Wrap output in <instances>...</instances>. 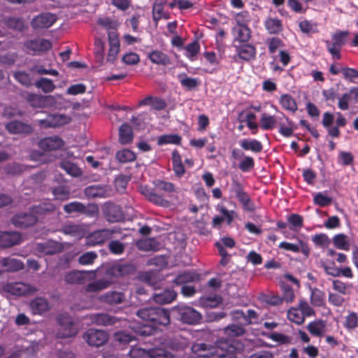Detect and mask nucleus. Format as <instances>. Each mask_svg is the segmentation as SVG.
I'll list each match as a JSON object with an SVG mask.
<instances>
[{"label": "nucleus", "mask_w": 358, "mask_h": 358, "mask_svg": "<svg viewBox=\"0 0 358 358\" xmlns=\"http://www.w3.org/2000/svg\"><path fill=\"white\" fill-rule=\"evenodd\" d=\"M307 329L314 336H323L327 331L326 322L321 320L313 321L308 324Z\"/></svg>", "instance_id": "obj_22"}, {"label": "nucleus", "mask_w": 358, "mask_h": 358, "mask_svg": "<svg viewBox=\"0 0 358 358\" xmlns=\"http://www.w3.org/2000/svg\"><path fill=\"white\" fill-rule=\"evenodd\" d=\"M192 350L201 358H237L236 348L227 341L219 342L216 346L195 343Z\"/></svg>", "instance_id": "obj_1"}, {"label": "nucleus", "mask_w": 358, "mask_h": 358, "mask_svg": "<svg viewBox=\"0 0 358 358\" xmlns=\"http://www.w3.org/2000/svg\"><path fill=\"white\" fill-rule=\"evenodd\" d=\"M37 88L41 89L44 93H50L55 90L56 88L53 81L47 78H41L35 83Z\"/></svg>", "instance_id": "obj_41"}, {"label": "nucleus", "mask_w": 358, "mask_h": 358, "mask_svg": "<svg viewBox=\"0 0 358 358\" xmlns=\"http://www.w3.org/2000/svg\"><path fill=\"white\" fill-rule=\"evenodd\" d=\"M37 222V217L33 213H22L15 215L12 219L14 225L19 227H27L34 225Z\"/></svg>", "instance_id": "obj_18"}, {"label": "nucleus", "mask_w": 358, "mask_h": 358, "mask_svg": "<svg viewBox=\"0 0 358 358\" xmlns=\"http://www.w3.org/2000/svg\"><path fill=\"white\" fill-rule=\"evenodd\" d=\"M148 58L150 61L159 65H168L171 64V59L169 57L159 50H153L148 55Z\"/></svg>", "instance_id": "obj_26"}, {"label": "nucleus", "mask_w": 358, "mask_h": 358, "mask_svg": "<svg viewBox=\"0 0 358 358\" xmlns=\"http://www.w3.org/2000/svg\"><path fill=\"white\" fill-rule=\"evenodd\" d=\"M180 137L178 135H164L162 136L158 139V143L159 145L172 143L179 144L180 142Z\"/></svg>", "instance_id": "obj_63"}, {"label": "nucleus", "mask_w": 358, "mask_h": 358, "mask_svg": "<svg viewBox=\"0 0 358 358\" xmlns=\"http://www.w3.org/2000/svg\"><path fill=\"white\" fill-rule=\"evenodd\" d=\"M105 215L110 222H117L122 218V213L118 206L108 204L105 207Z\"/></svg>", "instance_id": "obj_24"}, {"label": "nucleus", "mask_w": 358, "mask_h": 358, "mask_svg": "<svg viewBox=\"0 0 358 358\" xmlns=\"http://www.w3.org/2000/svg\"><path fill=\"white\" fill-rule=\"evenodd\" d=\"M55 199L64 201L69 198V190L65 187L60 186L52 189Z\"/></svg>", "instance_id": "obj_58"}, {"label": "nucleus", "mask_w": 358, "mask_h": 358, "mask_svg": "<svg viewBox=\"0 0 358 358\" xmlns=\"http://www.w3.org/2000/svg\"><path fill=\"white\" fill-rule=\"evenodd\" d=\"M84 340L92 346L99 347L108 341V334L102 330L90 329L83 335Z\"/></svg>", "instance_id": "obj_8"}, {"label": "nucleus", "mask_w": 358, "mask_h": 358, "mask_svg": "<svg viewBox=\"0 0 358 358\" xmlns=\"http://www.w3.org/2000/svg\"><path fill=\"white\" fill-rule=\"evenodd\" d=\"M325 294L321 290L314 288L311 289L310 301L315 306H322L324 303Z\"/></svg>", "instance_id": "obj_47"}, {"label": "nucleus", "mask_w": 358, "mask_h": 358, "mask_svg": "<svg viewBox=\"0 0 358 358\" xmlns=\"http://www.w3.org/2000/svg\"><path fill=\"white\" fill-rule=\"evenodd\" d=\"M64 145V141L57 136L45 138L38 143L39 148L45 151L57 150L63 148Z\"/></svg>", "instance_id": "obj_13"}, {"label": "nucleus", "mask_w": 358, "mask_h": 358, "mask_svg": "<svg viewBox=\"0 0 358 358\" xmlns=\"http://www.w3.org/2000/svg\"><path fill=\"white\" fill-rule=\"evenodd\" d=\"M173 169L178 177H181L185 173V169L182 164L180 155L177 151L173 152Z\"/></svg>", "instance_id": "obj_43"}, {"label": "nucleus", "mask_w": 358, "mask_h": 358, "mask_svg": "<svg viewBox=\"0 0 358 358\" xmlns=\"http://www.w3.org/2000/svg\"><path fill=\"white\" fill-rule=\"evenodd\" d=\"M59 336L62 338H68L73 336L78 333V328L70 317L67 315H62L59 317Z\"/></svg>", "instance_id": "obj_7"}, {"label": "nucleus", "mask_w": 358, "mask_h": 358, "mask_svg": "<svg viewBox=\"0 0 358 358\" xmlns=\"http://www.w3.org/2000/svg\"><path fill=\"white\" fill-rule=\"evenodd\" d=\"M101 299L110 305H116L124 302L126 296L122 292L110 291L103 294Z\"/></svg>", "instance_id": "obj_20"}, {"label": "nucleus", "mask_w": 358, "mask_h": 358, "mask_svg": "<svg viewBox=\"0 0 358 358\" xmlns=\"http://www.w3.org/2000/svg\"><path fill=\"white\" fill-rule=\"evenodd\" d=\"M21 242L20 235L17 232H3L0 235V246L9 248Z\"/></svg>", "instance_id": "obj_19"}, {"label": "nucleus", "mask_w": 358, "mask_h": 358, "mask_svg": "<svg viewBox=\"0 0 358 358\" xmlns=\"http://www.w3.org/2000/svg\"><path fill=\"white\" fill-rule=\"evenodd\" d=\"M127 271V268L125 266L120 264H115L106 271V276L109 278L113 282V278H118L124 275Z\"/></svg>", "instance_id": "obj_39"}, {"label": "nucleus", "mask_w": 358, "mask_h": 358, "mask_svg": "<svg viewBox=\"0 0 358 358\" xmlns=\"http://www.w3.org/2000/svg\"><path fill=\"white\" fill-rule=\"evenodd\" d=\"M138 248L143 251L157 250L159 244L155 238H143L136 243Z\"/></svg>", "instance_id": "obj_36"}, {"label": "nucleus", "mask_w": 358, "mask_h": 358, "mask_svg": "<svg viewBox=\"0 0 358 358\" xmlns=\"http://www.w3.org/2000/svg\"><path fill=\"white\" fill-rule=\"evenodd\" d=\"M94 273V271H73L65 275L64 280L69 284H83L86 282L88 275Z\"/></svg>", "instance_id": "obj_15"}, {"label": "nucleus", "mask_w": 358, "mask_h": 358, "mask_svg": "<svg viewBox=\"0 0 358 358\" xmlns=\"http://www.w3.org/2000/svg\"><path fill=\"white\" fill-rule=\"evenodd\" d=\"M94 53L96 62L103 64L105 62V43L99 38L94 41Z\"/></svg>", "instance_id": "obj_35"}, {"label": "nucleus", "mask_w": 358, "mask_h": 358, "mask_svg": "<svg viewBox=\"0 0 358 358\" xmlns=\"http://www.w3.org/2000/svg\"><path fill=\"white\" fill-rule=\"evenodd\" d=\"M113 281L107 279H99L87 285L86 290L89 292H99L108 287Z\"/></svg>", "instance_id": "obj_37"}, {"label": "nucleus", "mask_w": 358, "mask_h": 358, "mask_svg": "<svg viewBox=\"0 0 358 358\" xmlns=\"http://www.w3.org/2000/svg\"><path fill=\"white\" fill-rule=\"evenodd\" d=\"M57 20V16L50 13H44L36 16L31 21L34 29H46L51 27Z\"/></svg>", "instance_id": "obj_12"}, {"label": "nucleus", "mask_w": 358, "mask_h": 358, "mask_svg": "<svg viewBox=\"0 0 358 358\" xmlns=\"http://www.w3.org/2000/svg\"><path fill=\"white\" fill-rule=\"evenodd\" d=\"M85 195L88 197H103L104 196V190L102 187L96 185L90 186L85 190Z\"/></svg>", "instance_id": "obj_55"}, {"label": "nucleus", "mask_w": 358, "mask_h": 358, "mask_svg": "<svg viewBox=\"0 0 358 358\" xmlns=\"http://www.w3.org/2000/svg\"><path fill=\"white\" fill-rule=\"evenodd\" d=\"M239 143L243 150L256 153L260 152L263 149L261 142L256 139H243Z\"/></svg>", "instance_id": "obj_30"}, {"label": "nucleus", "mask_w": 358, "mask_h": 358, "mask_svg": "<svg viewBox=\"0 0 358 358\" xmlns=\"http://www.w3.org/2000/svg\"><path fill=\"white\" fill-rule=\"evenodd\" d=\"M221 301V298L219 296L212 295L200 298L199 304L204 308H215Z\"/></svg>", "instance_id": "obj_42"}, {"label": "nucleus", "mask_w": 358, "mask_h": 358, "mask_svg": "<svg viewBox=\"0 0 358 358\" xmlns=\"http://www.w3.org/2000/svg\"><path fill=\"white\" fill-rule=\"evenodd\" d=\"M116 158L121 163H127L134 161L136 159V155L132 151L123 149L116 153Z\"/></svg>", "instance_id": "obj_50"}, {"label": "nucleus", "mask_w": 358, "mask_h": 358, "mask_svg": "<svg viewBox=\"0 0 358 358\" xmlns=\"http://www.w3.org/2000/svg\"><path fill=\"white\" fill-rule=\"evenodd\" d=\"M98 255L94 252H87L83 254L78 259V262L82 265L92 264L97 259Z\"/></svg>", "instance_id": "obj_57"}, {"label": "nucleus", "mask_w": 358, "mask_h": 358, "mask_svg": "<svg viewBox=\"0 0 358 358\" xmlns=\"http://www.w3.org/2000/svg\"><path fill=\"white\" fill-rule=\"evenodd\" d=\"M344 327L348 330H354L358 327V315L350 312L345 317Z\"/></svg>", "instance_id": "obj_51"}, {"label": "nucleus", "mask_w": 358, "mask_h": 358, "mask_svg": "<svg viewBox=\"0 0 358 358\" xmlns=\"http://www.w3.org/2000/svg\"><path fill=\"white\" fill-rule=\"evenodd\" d=\"M117 232L116 229H104L96 231L92 233L87 238V244L89 245H96L103 243L106 241L111 238L113 234Z\"/></svg>", "instance_id": "obj_9"}, {"label": "nucleus", "mask_w": 358, "mask_h": 358, "mask_svg": "<svg viewBox=\"0 0 358 358\" xmlns=\"http://www.w3.org/2000/svg\"><path fill=\"white\" fill-rule=\"evenodd\" d=\"M256 115L255 113H248L245 117L244 121L246 122L247 126L252 130V133L255 134L257 132L258 125L255 122Z\"/></svg>", "instance_id": "obj_62"}, {"label": "nucleus", "mask_w": 358, "mask_h": 358, "mask_svg": "<svg viewBox=\"0 0 358 358\" xmlns=\"http://www.w3.org/2000/svg\"><path fill=\"white\" fill-rule=\"evenodd\" d=\"M94 322L99 325H110L116 322L115 317L106 314H97L93 316Z\"/></svg>", "instance_id": "obj_48"}, {"label": "nucleus", "mask_w": 358, "mask_h": 358, "mask_svg": "<svg viewBox=\"0 0 358 358\" xmlns=\"http://www.w3.org/2000/svg\"><path fill=\"white\" fill-rule=\"evenodd\" d=\"M280 104L283 108L294 112L297 110V105L294 99L288 94H283L280 96Z\"/></svg>", "instance_id": "obj_46"}, {"label": "nucleus", "mask_w": 358, "mask_h": 358, "mask_svg": "<svg viewBox=\"0 0 358 358\" xmlns=\"http://www.w3.org/2000/svg\"><path fill=\"white\" fill-rule=\"evenodd\" d=\"M270 53H275L278 49L283 46V43L281 39L277 37L268 38L266 41Z\"/></svg>", "instance_id": "obj_59"}, {"label": "nucleus", "mask_w": 358, "mask_h": 358, "mask_svg": "<svg viewBox=\"0 0 358 358\" xmlns=\"http://www.w3.org/2000/svg\"><path fill=\"white\" fill-rule=\"evenodd\" d=\"M287 317L290 321L298 324L304 322L303 313L299 308H290L287 312Z\"/></svg>", "instance_id": "obj_49"}, {"label": "nucleus", "mask_w": 358, "mask_h": 358, "mask_svg": "<svg viewBox=\"0 0 358 358\" xmlns=\"http://www.w3.org/2000/svg\"><path fill=\"white\" fill-rule=\"evenodd\" d=\"M64 210L66 213H83L85 210V206L80 202L73 201L66 204Z\"/></svg>", "instance_id": "obj_54"}, {"label": "nucleus", "mask_w": 358, "mask_h": 358, "mask_svg": "<svg viewBox=\"0 0 358 358\" xmlns=\"http://www.w3.org/2000/svg\"><path fill=\"white\" fill-rule=\"evenodd\" d=\"M55 208V206L50 202H44L38 206H34L31 209V212L33 215L37 217L38 220L41 216L45 213L54 211Z\"/></svg>", "instance_id": "obj_32"}, {"label": "nucleus", "mask_w": 358, "mask_h": 358, "mask_svg": "<svg viewBox=\"0 0 358 358\" xmlns=\"http://www.w3.org/2000/svg\"><path fill=\"white\" fill-rule=\"evenodd\" d=\"M234 41L248 42L251 37V31L247 24H238L232 29Z\"/></svg>", "instance_id": "obj_17"}, {"label": "nucleus", "mask_w": 358, "mask_h": 358, "mask_svg": "<svg viewBox=\"0 0 358 358\" xmlns=\"http://www.w3.org/2000/svg\"><path fill=\"white\" fill-rule=\"evenodd\" d=\"M348 35L347 31H338L332 35L331 41L325 42L327 48L334 59H339L341 58L340 52L342 46L346 43Z\"/></svg>", "instance_id": "obj_4"}, {"label": "nucleus", "mask_w": 358, "mask_h": 358, "mask_svg": "<svg viewBox=\"0 0 358 358\" xmlns=\"http://www.w3.org/2000/svg\"><path fill=\"white\" fill-rule=\"evenodd\" d=\"M136 315L142 320L150 322L154 325L166 326L169 324V313L164 308H142L136 312Z\"/></svg>", "instance_id": "obj_2"}, {"label": "nucleus", "mask_w": 358, "mask_h": 358, "mask_svg": "<svg viewBox=\"0 0 358 358\" xmlns=\"http://www.w3.org/2000/svg\"><path fill=\"white\" fill-rule=\"evenodd\" d=\"M61 167L70 176L73 177L80 176L82 173L81 169L75 164L64 161L61 163Z\"/></svg>", "instance_id": "obj_45"}, {"label": "nucleus", "mask_w": 358, "mask_h": 358, "mask_svg": "<svg viewBox=\"0 0 358 358\" xmlns=\"http://www.w3.org/2000/svg\"><path fill=\"white\" fill-rule=\"evenodd\" d=\"M199 280V275L194 272H184L179 274L174 280L173 282L176 285H185L187 283L196 282Z\"/></svg>", "instance_id": "obj_31"}, {"label": "nucleus", "mask_w": 358, "mask_h": 358, "mask_svg": "<svg viewBox=\"0 0 358 358\" xmlns=\"http://www.w3.org/2000/svg\"><path fill=\"white\" fill-rule=\"evenodd\" d=\"M10 134H29L31 131V127L19 121H13L6 126Z\"/></svg>", "instance_id": "obj_23"}, {"label": "nucleus", "mask_w": 358, "mask_h": 358, "mask_svg": "<svg viewBox=\"0 0 358 358\" xmlns=\"http://www.w3.org/2000/svg\"><path fill=\"white\" fill-rule=\"evenodd\" d=\"M29 308L33 314L42 315L50 310V306L45 298L37 297L30 302Z\"/></svg>", "instance_id": "obj_16"}, {"label": "nucleus", "mask_w": 358, "mask_h": 358, "mask_svg": "<svg viewBox=\"0 0 358 358\" xmlns=\"http://www.w3.org/2000/svg\"><path fill=\"white\" fill-rule=\"evenodd\" d=\"M119 136L122 144L131 143L133 139L131 127L128 124H122L119 129Z\"/></svg>", "instance_id": "obj_38"}, {"label": "nucleus", "mask_w": 358, "mask_h": 358, "mask_svg": "<svg viewBox=\"0 0 358 358\" xmlns=\"http://www.w3.org/2000/svg\"><path fill=\"white\" fill-rule=\"evenodd\" d=\"M38 247L45 255H53L62 250L61 244L52 241H48L45 243L40 244Z\"/></svg>", "instance_id": "obj_29"}, {"label": "nucleus", "mask_w": 358, "mask_h": 358, "mask_svg": "<svg viewBox=\"0 0 358 358\" xmlns=\"http://www.w3.org/2000/svg\"><path fill=\"white\" fill-rule=\"evenodd\" d=\"M3 23L8 28L22 31L24 28V23L22 20L16 17H8L3 20Z\"/></svg>", "instance_id": "obj_52"}, {"label": "nucleus", "mask_w": 358, "mask_h": 358, "mask_svg": "<svg viewBox=\"0 0 358 358\" xmlns=\"http://www.w3.org/2000/svg\"><path fill=\"white\" fill-rule=\"evenodd\" d=\"M0 266L4 268L6 271L15 272L22 270L24 264L20 260L5 257L0 259Z\"/></svg>", "instance_id": "obj_21"}, {"label": "nucleus", "mask_w": 358, "mask_h": 358, "mask_svg": "<svg viewBox=\"0 0 358 358\" xmlns=\"http://www.w3.org/2000/svg\"><path fill=\"white\" fill-rule=\"evenodd\" d=\"M150 106L152 108L157 110L165 108L166 104L165 101L159 98L153 96H147L140 101L139 106Z\"/></svg>", "instance_id": "obj_28"}, {"label": "nucleus", "mask_w": 358, "mask_h": 358, "mask_svg": "<svg viewBox=\"0 0 358 358\" xmlns=\"http://www.w3.org/2000/svg\"><path fill=\"white\" fill-rule=\"evenodd\" d=\"M3 289L6 293L17 296L33 294L38 291L35 286L21 282L7 283L3 286Z\"/></svg>", "instance_id": "obj_5"}, {"label": "nucleus", "mask_w": 358, "mask_h": 358, "mask_svg": "<svg viewBox=\"0 0 358 358\" xmlns=\"http://www.w3.org/2000/svg\"><path fill=\"white\" fill-rule=\"evenodd\" d=\"M131 358H150V350L146 351L143 348L134 347L129 351Z\"/></svg>", "instance_id": "obj_60"}, {"label": "nucleus", "mask_w": 358, "mask_h": 358, "mask_svg": "<svg viewBox=\"0 0 358 358\" xmlns=\"http://www.w3.org/2000/svg\"><path fill=\"white\" fill-rule=\"evenodd\" d=\"M150 358H173V355L162 348L150 350Z\"/></svg>", "instance_id": "obj_64"}, {"label": "nucleus", "mask_w": 358, "mask_h": 358, "mask_svg": "<svg viewBox=\"0 0 358 358\" xmlns=\"http://www.w3.org/2000/svg\"><path fill=\"white\" fill-rule=\"evenodd\" d=\"M43 95H38L35 94H28L27 96V101L34 107L44 108L43 107Z\"/></svg>", "instance_id": "obj_61"}, {"label": "nucleus", "mask_w": 358, "mask_h": 358, "mask_svg": "<svg viewBox=\"0 0 358 358\" xmlns=\"http://www.w3.org/2000/svg\"><path fill=\"white\" fill-rule=\"evenodd\" d=\"M71 121V117L63 114L48 115L44 120H40L38 124L40 126L47 127H60L68 124Z\"/></svg>", "instance_id": "obj_10"}, {"label": "nucleus", "mask_w": 358, "mask_h": 358, "mask_svg": "<svg viewBox=\"0 0 358 358\" xmlns=\"http://www.w3.org/2000/svg\"><path fill=\"white\" fill-rule=\"evenodd\" d=\"M178 78L182 87L189 90L196 88L200 83L198 78L187 77L185 73H180Z\"/></svg>", "instance_id": "obj_40"}, {"label": "nucleus", "mask_w": 358, "mask_h": 358, "mask_svg": "<svg viewBox=\"0 0 358 358\" xmlns=\"http://www.w3.org/2000/svg\"><path fill=\"white\" fill-rule=\"evenodd\" d=\"M236 196L239 201L242 203L245 210L252 212L255 210L253 202L244 192H238Z\"/></svg>", "instance_id": "obj_44"}, {"label": "nucleus", "mask_w": 358, "mask_h": 358, "mask_svg": "<svg viewBox=\"0 0 358 358\" xmlns=\"http://www.w3.org/2000/svg\"><path fill=\"white\" fill-rule=\"evenodd\" d=\"M176 297V293L173 290H165L161 293L155 294L153 299L158 303H169Z\"/></svg>", "instance_id": "obj_34"}, {"label": "nucleus", "mask_w": 358, "mask_h": 358, "mask_svg": "<svg viewBox=\"0 0 358 358\" xmlns=\"http://www.w3.org/2000/svg\"><path fill=\"white\" fill-rule=\"evenodd\" d=\"M65 234L70 235L76 238L82 237L83 234V229L77 224H69L64 227L62 229Z\"/></svg>", "instance_id": "obj_53"}, {"label": "nucleus", "mask_w": 358, "mask_h": 358, "mask_svg": "<svg viewBox=\"0 0 358 358\" xmlns=\"http://www.w3.org/2000/svg\"><path fill=\"white\" fill-rule=\"evenodd\" d=\"M282 119H285L287 122V124H290L288 118L283 114H282L281 116H274L263 113L259 120L260 127L263 130H271L279 124V122L282 120Z\"/></svg>", "instance_id": "obj_11"}, {"label": "nucleus", "mask_w": 358, "mask_h": 358, "mask_svg": "<svg viewBox=\"0 0 358 358\" xmlns=\"http://www.w3.org/2000/svg\"><path fill=\"white\" fill-rule=\"evenodd\" d=\"M108 40L109 48L105 60L108 63L113 64L115 61L120 50V43L117 32L115 31H108Z\"/></svg>", "instance_id": "obj_6"}, {"label": "nucleus", "mask_w": 358, "mask_h": 358, "mask_svg": "<svg viewBox=\"0 0 358 358\" xmlns=\"http://www.w3.org/2000/svg\"><path fill=\"white\" fill-rule=\"evenodd\" d=\"M264 25L270 34H278L282 30V22L276 17H268L266 20Z\"/></svg>", "instance_id": "obj_33"}, {"label": "nucleus", "mask_w": 358, "mask_h": 358, "mask_svg": "<svg viewBox=\"0 0 358 358\" xmlns=\"http://www.w3.org/2000/svg\"><path fill=\"white\" fill-rule=\"evenodd\" d=\"M43 107H55L56 108H61L64 103V99L62 95L56 94L55 95L43 96Z\"/></svg>", "instance_id": "obj_25"}, {"label": "nucleus", "mask_w": 358, "mask_h": 358, "mask_svg": "<svg viewBox=\"0 0 358 358\" xmlns=\"http://www.w3.org/2000/svg\"><path fill=\"white\" fill-rule=\"evenodd\" d=\"M172 311L178 320L186 324H196L201 319V315L189 306L179 305L174 307Z\"/></svg>", "instance_id": "obj_3"}, {"label": "nucleus", "mask_w": 358, "mask_h": 358, "mask_svg": "<svg viewBox=\"0 0 358 358\" xmlns=\"http://www.w3.org/2000/svg\"><path fill=\"white\" fill-rule=\"evenodd\" d=\"M334 243L335 246L341 250H348L350 245L347 241V236L344 234H338L334 236Z\"/></svg>", "instance_id": "obj_56"}, {"label": "nucleus", "mask_w": 358, "mask_h": 358, "mask_svg": "<svg viewBox=\"0 0 358 358\" xmlns=\"http://www.w3.org/2000/svg\"><path fill=\"white\" fill-rule=\"evenodd\" d=\"M24 46L28 52L38 53L50 50L52 47V43L46 39H36L27 41Z\"/></svg>", "instance_id": "obj_14"}, {"label": "nucleus", "mask_w": 358, "mask_h": 358, "mask_svg": "<svg viewBox=\"0 0 358 358\" xmlns=\"http://www.w3.org/2000/svg\"><path fill=\"white\" fill-rule=\"evenodd\" d=\"M236 47L238 57L243 60H250L255 55V48L251 45L244 44L238 47Z\"/></svg>", "instance_id": "obj_27"}]
</instances>
